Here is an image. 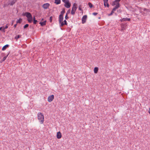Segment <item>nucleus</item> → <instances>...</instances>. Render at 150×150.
I'll return each mask as SVG.
<instances>
[{
    "label": "nucleus",
    "instance_id": "obj_24",
    "mask_svg": "<svg viewBox=\"0 0 150 150\" xmlns=\"http://www.w3.org/2000/svg\"><path fill=\"white\" fill-rule=\"evenodd\" d=\"M88 5L90 8L93 7V4L90 2H89L88 4Z\"/></svg>",
    "mask_w": 150,
    "mask_h": 150
},
{
    "label": "nucleus",
    "instance_id": "obj_12",
    "mask_svg": "<svg viewBox=\"0 0 150 150\" xmlns=\"http://www.w3.org/2000/svg\"><path fill=\"white\" fill-rule=\"evenodd\" d=\"M57 137L58 139H60L62 137V134L60 132H57Z\"/></svg>",
    "mask_w": 150,
    "mask_h": 150
},
{
    "label": "nucleus",
    "instance_id": "obj_34",
    "mask_svg": "<svg viewBox=\"0 0 150 150\" xmlns=\"http://www.w3.org/2000/svg\"><path fill=\"white\" fill-rule=\"evenodd\" d=\"M121 0H115V1L117 3H119V2Z\"/></svg>",
    "mask_w": 150,
    "mask_h": 150
},
{
    "label": "nucleus",
    "instance_id": "obj_35",
    "mask_svg": "<svg viewBox=\"0 0 150 150\" xmlns=\"http://www.w3.org/2000/svg\"><path fill=\"white\" fill-rule=\"evenodd\" d=\"M98 13H96V12H94V13H93L92 14L93 15H94V16H96V15L97 14H98Z\"/></svg>",
    "mask_w": 150,
    "mask_h": 150
},
{
    "label": "nucleus",
    "instance_id": "obj_1",
    "mask_svg": "<svg viewBox=\"0 0 150 150\" xmlns=\"http://www.w3.org/2000/svg\"><path fill=\"white\" fill-rule=\"evenodd\" d=\"M38 119L41 124H42L44 121V116L43 114L41 112H39L38 114Z\"/></svg>",
    "mask_w": 150,
    "mask_h": 150
},
{
    "label": "nucleus",
    "instance_id": "obj_31",
    "mask_svg": "<svg viewBox=\"0 0 150 150\" xmlns=\"http://www.w3.org/2000/svg\"><path fill=\"white\" fill-rule=\"evenodd\" d=\"M113 13H114V12L113 11H112L111 12V13H110L108 14V16H111L112 15V14H113Z\"/></svg>",
    "mask_w": 150,
    "mask_h": 150
},
{
    "label": "nucleus",
    "instance_id": "obj_26",
    "mask_svg": "<svg viewBox=\"0 0 150 150\" xmlns=\"http://www.w3.org/2000/svg\"><path fill=\"white\" fill-rule=\"evenodd\" d=\"M29 26V25L28 24H25V25L24 26L23 28H24V29H25L27 28H28Z\"/></svg>",
    "mask_w": 150,
    "mask_h": 150
},
{
    "label": "nucleus",
    "instance_id": "obj_39",
    "mask_svg": "<svg viewBox=\"0 0 150 150\" xmlns=\"http://www.w3.org/2000/svg\"><path fill=\"white\" fill-rule=\"evenodd\" d=\"M79 9L81 11H83V10L82 8H81L80 6L79 8Z\"/></svg>",
    "mask_w": 150,
    "mask_h": 150
},
{
    "label": "nucleus",
    "instance_id": "obj_45",
    "mask_svg": "<svg viewBox=\"0 0 150 150\" xmlns=\"http://www.w3.org/2000/svg\"><path fill=\"white\" fill-rule=\"evenodd\" d=\"M1 55H2V56H4V53H1Z\"/></svg>",
    "mask_w": 150,
    "mask_h": 150
},
{
    "label": "nucleus",
    "instance_id": "obj_36",
    "mask_svg": "<svg viewBox=\"0 0 150 150\" xmlns=\"http://www.w3.org/2000/svg\"><path fill=\"white\" fill-rule=\"evenodd\" d=\"M116 2L115 1H113V2L112 4V5L113 6L115 5L116 4Z\"/></svg>",
    "mask_w": 150,
    "mask_h": 150
},
{
    "label": "nucleus",
    "instance_id": "obj_42",
    "mask_svg": "<svg viewBox=\"0 0 150 150\" xmlns=\"http://www.w3.org/2000/svg\"><path fill=\"white\" fill-rule=\"evenodd\" d=\"M10 52H8V54H7L6 56H5V57H6V58H7V57L8 56V55H9V54Z\"/></svg>",
    "mask_w": 150,
    "mask_h": 150
},
{
    "label": "nucleus",
    "instance_id": "obj_8",
    "mask_svg": "<svg viewBox=\"0 0 150 150\" xmlns=\"http://www.w3.org/2000/svg\"><path fill=\"white\" fill-rule=\"evenodd\" d=\"M50 6V4L48 3H47L43 4L42 7L45 9L47 8Z\"/></svg>",
    "mask_w": 150,
    "mask_h": 150
},
{
    "label": "nucleus",
    "instance_id": "obj_48",
    "mask_svg": "<svg viewBox=\"0 0 150 150\" xmlns=\"http://www.w3.org/2000/svg\"><path fill=\"white\" fill-rule=\"evenodd\" d=\"M43 20V18H42V21Z\"/></svg>",
    "mask_w": 150,
    "mask_h": 150
},
{
    "label": "nucleus",
    "instance_id": "obj_43",
    "mask_svg": "<svg viewBox=\"0 0 150 150\" xmlns=\"http://www.w3.org/2000/svg\"><path fill=\"white\" fill-rule=\"evenodd\" d=\"M33 20H35V16H34V17H33Z\"/></svg>",
    "mask_w": 150,
    "mask_h": 150
},
{
    "label": "nucleus",
    "instance_id": "obj_5",
    "mask_svg": "<svg viewBox=\"0 0 150 150\" xmlns=\"http://www.w3.org/2000/svg\"><path fill=\"white\" fill-rule=\"evenodd\" d=\"M87 16L86 15H84L83 16L82 18V23L84 24L86 23L87 18Z\"/></svg>",
    "mask_w": 150,
    "mask_h": 150
},
{
    "label": "nucleus",
    "instance_id": "obj_28",
    "mask_svg": "<svg viewBox=\"0 0 150 150\" xmlns=\"http://www.w3.org/2000/svg\"><path fill=\"white\" fill-rule=\"evenodd\" d=\"M38 21L37 20H33V23L34 24H36Z\"/></svg>",
    "mask_w": 150,
    "mask_h": 150
},
{
    "label": "nucleus",
    "instance_id": "obj_16",
    "mask_svg": "<svg viewBox=\"0 0 150 150\" xmlns=\"http://www.w3.org/2000/svg\"><path fill=\"white\" fill-rule=\"evenodd\" d=\"M46 21L45 20V21L43 22H40L39 24L41 26H43L46 25Z\"/></svg>",
    "mask_w": 150,
    "mask_h": 150
},
{
    "label": "nucleus",
    "instance_id": "obj_15",
    "mask_svg": "<svg viewBox=\"0 0 150 150\" xmlns=\"http://www.w3.org/2000/svg\"><path fill=\"white\" fill-rule=\"evenodd\" d=\"M9 24H6V25L5 26V27L4 26V27H3V29L2 30V31L4 33H5V29H7L8 28V25H9Z\"/></svg>",
    "mask_w": 150,
    "mask_h": 150
},
{
    "label": "nucleus",
    "instance_id": "obj_30",
    "mask_svg": "<svg viewBox=\"0 0 150 150\" xmlns=\"http://www.w3.org/2000/svg\"><path fill=\"white\" fill-rule=\"evenodd\" d=\"M62 1L63 2H64V3H66L69 1V0H62Z\"/></svg>",
    "mask_w": 150,
    "mask_h": 150
},
{
    "label": "nucleus",
    "instance_id": "obj_38",
    "mask_svg": "<svg viewBox=\"0 0 150 150\" xmlns=\"http://www.w3.org/2000/svg\"><path fill=\"white\" fill-rule=\"evenodd\" d=\"M148 10V9L145 8H144V9H143V11H147Z\"/></svg>",
    "mask_w": 150,
    "mask_h": 150
},
{
    "label": "nucleus",
    "instance_id": "obj_27",
    "mask_svg": "<svg viewBox=\"0 0 150 150\" xmlns=\"http://www.w3.org/2000/svg\"><path fill=\"white\" fill-rule=\"evenodd\" d=\"M6 59V57H3V59L1 61V63L2 62L4 61Z\"/></svg>",
    "mask_w": 150,
    "mask_h": 150
},
{
    "label": "nucleus",
    "instance_id": "obj_37",
    "mask_svg": "<svg viewBox=\"0 0 150 150\" xmlns=\"http://www.w3.org/2000/svg\"><path fill=\"white\" fill-rule=\"evenodd\" d=\"M116 10V9L114 7V8H113L112 11L114 12V11H115Z\"/></svg>",
    "mask_w": 150,
    "mask_h": 150
},
{
    "label": "nucleus",
    "instance_id": "obj_13",
    "mask_svg": "<svg viewBox=\"0 0 150 150\" xmlns=\"http://www.w3.org/2000/svg\"><path fill=\"white\" fill-rule=\"evenodd\" d=\"M120 20L121 22L127 21H130V19L127 18H124L121 19H120Z\"/></svg>",
    "mask_w": 150,
    "mask_h": 150
},
{
    "label": "nucleus",
    "instance_id": "obj_3",
    "mask_svg": "<svg viewBox=\"0 0 150 150\" xmlns=\"http://www.w3.org/2000/svg\"><path fill=\"white\" fill-rule=\"evenodd\" d=\"M54 97V95H53L50 96L48 98V101L49 102H51L53 100Z\"/></svg>",
    "mask_w": 150,
    "mask_h": 150
},
{
    "label": "nucleus",
    "instance_id": "obj_9",
    "mask_svg": "<svg viewBox=\"0 0 150 150\" xmlns=\"http://www.w3.org/2000/svg\"><path fill=\"white\" fill-rule=\"evenodd\" d=\"M64 25H67V21L65 20L63 22H62L60 25V27H62Z\"/></svg>",
    "mask_w": 150,
    "mask_h": 150
},
{
    "label": "nucleus",
    "instance_id": "obj_19",
    "mask_svg": "<svg viewBox=\"0 0 150 150\" xmlns=\"http://www.w3.org/2000/svg\"><path fill=\"white\" fill-rule=\"evenodd\" d=\"M65 8H64L62 9V10L61 11V14L59 15L63 16L64 13H65Z\"/></svg>",
    "mask_w": 150,
    "mask_h": 150
},
{
    "label": "nucleus",
    "instance_id": "obj_47",
    "mask_svg": "<svg viewBox=\"0 0 150 150\" xmlns=\"http://www.w3.org/2000/svg\"><path fill=\"white\" fill-rule=\"evenodd\" d=\"M100 17L98 18V19H100Z\"/></svg>",
    "mask_w": 150,
    "mask_h": 150
},
{
    "label": "nucleus",
    "instance_id": "obj_17",
    "mask_svg": "<svg viewBox=\"0 0 150 150\" xmlns=\"http://www.w3.org/2000/svg\"><path fill=\"white\" fill-rule=\"evenodd\" d=\"M9 46V45H6L3 46L2 49V50L3 51H4L6 50V49Z\"/></svg>",
    "mask_w": 150,
    "mask_h": 150
},
{
    "label": "nucleus",
    "instance_id": "obj_41",
    "mask_svg": "<svg viewBox=\"0 0 150 150\" xmlns=\"http://www.w3.org/2000/svg\"><path fill=\"white\" fill-rule=\"evenodd\" d=\"M17 25V23H16V24H14V26H13L14 27V28H16V27Z\"/></svg>",
    "mask_w": 150,
    "mask_h": 150
},
{
    "label": "nucleus",
    "instance_id": "obj_4",
    "mask_svg": "<svg viewBox=\"0 0 150 150\" xmlns=\"http://www.w3.org/2000/svg\"><path fill=\"white\" fill-rule=\"evenodd\" d=\"M23 16H25L27 18H29L30 17H31V16H32L31 14L30 13L28 12H26L24 13H23Z\"/></svg>",
    "mask_w": 150,
    "mask_h": 150
},
{
    "label": "nucleus",
    "instance_id": "obj_10",
    "mask_svg": "<svg viewBox=\"0 0 150 150\" xmlns=\"http://www.w3.org/2000/svg\"><path fill=\"white\" fill-rule=\"evenodd\" d=\"M127 25L126 24L122 23L121 25V27L122 28V30L123 31L125 30L126 28Z\"/></svg>",
    "mask_w": 150,
    "mask_h": 150
},
{
    "label": "nucleus",
    "instance_id": "obj_6",
    "mask_svg": "<svg viewBox=\"0 0 150 150\" xmlns=\"http://www.w3.org/2000/svg\"><path fill=\"white\" fill-rule=\"evenodd\" d=\"M71 4L69 2V1L66 3H65V4L64 5V6L65 7H66L67 8H70L71 6Z\"/></svg>",
    "mask_w": 150,
    "mask_h": 150
},
{
    "label": "nucleus",
    "instance_id": "obj_2",
    "mask_svg": "<svg viewBox=\"0 0 150 150\" xmlns=\"http://www.w3.org/2000/svg\"><path fill=\"white\" fill-rule=\"evenodd\" d=\"M77 4H76L75 3L74 4L73 7H72V10L71 11V13L72 15L75 14V12L76 11L77 8Z\"/></svg>",
    "mask_w": 150,
    "mask_h": 150
},
{
    "label": "nucleus",
    "instance_id": "obj_7",
    "mask_svg": "<svg viewBox=\"0 0 150 150\" xmlns=\"http://www.w3.org/2000/svg\"><path fill=\"white\" fill-rule=\"evenodd\" d=\"M104 2V5L105 7L107 6L108 7L109 6V4L108 3V0H103Z\"/></svg>",
    "mask_w": 150,
    "mask_h": 150
},
{
    "label": "nucleus",
    "instance_id": "obj_29",
    "mask_svg": "<svg viewBox=\"0 0 150 150\" xmlns=\"http://www.w3.org/2000/svg\"><path fill=\"white\" fill-rule=\"evenodd\" d=\"M49 20H50V22L51 23L52 22V16H51L50 17Z\"/></svg>",
    "mask_w": 150,
    "mask_h": 150
},
{
    "label": "nucleus",
    "instance_id": "obj_40",
    "mask_svg": "<svg viewBox=\"0 0 150 150\" xmlns=\"http://www.w3.org/2000/svg\"><path fill=\"white\" fill-rule=\"evenodd\" d=\"M3 27H4V26L0 27V31H2V30L3 29Z\"/></svg>",
    "mask_w": 150,
    "mask_h": 150
},
{
    "label": "nucleus",
    "instance_id": "obj_23",
    "mask_svg": "<svg viewBox=\"0 0 150 150\" xmlns=\"http://www.w3.org/2000/svg\"><path fill=\"white\" fill-rule=\"evenodd\" d=\"M120 4L119 3H117L115 7H114L116 9L118 8L119 7H120Z\"/></svg>",
    "mask_w": 150,
    "mask_h": 150
},
{
    "label": "nucleus",
    "instance_id": "obj_33",
    "mask_svg": "<svg viewBox=\"0 0 150 150\" xmlns=\"http://www.w3.org/2000/svg\"><path fill=\"white\" fill-rule=\"evenodd\" d=\"M69 18L68 17V15H66V16H65V19L67 20L68 18Z\"/></svg>",
    "mask_w": 150,
    "mask_h": 150
},
{
    "label": "nucleus",
    "instance_id": "obj_20",
    "mask_svg": "<svg viewBox=\"0 0 150 150\" xmlns=\"http://www.w3.org/2000/svg\"><path fill=\"white\" fill-rule=\"evenodd\" d=\"M98 68L97 67H95L94 68V71L95 74H97L98 71Z\"/></svg>",
    "mask_w": 150,
    "mask_h": 150
},
{
    "label": "nucleus",
    "instance_id": "obj_11",
    "mask_svg": "<svg viewBox=\"0 0 150 150\" xmlns=\"http://www.w3.org/2000/svg\"><path fill=\"white\" fill-rule=\"evenodd\" d=\"M63 16L59 15V24H60L62 22V21H63Z\"/></svg>",
    "mask_w": 150,
    "mask_h": 150
},
{
    "label": "nucleus",
    "instance_id": "obj_22",
    "mask_svg": "<svg viewBox=\"0 0 150 150\" xmlns=\"http://www.w3.org/2000/svg\"><path fill=\"white\" fill-rule=\"evenodd\" d=\"M21 21H22V19L20 18H19V19L18 20L16 21V23H17V24L18 23H21Z\"/></svg>",
    "mask_w": 150,
    "mask_h": 150
},
{
    "label": "nucleus",
    "instance_id": "obj_32",
    "mask_svg": "<svg viewBox=\"0 0 150 150\" xmlns=\"http://www.w3.org/2000/svg\"><path fill=\"white\" fill-rule=\"evenodd\" d=\"M70 13V9H69L67 12L66 15H68V14H69Z\"/></svg>",
    "mask_w": 150,
    "mask_h": 150
},
{
    "label": "nucleus",
    "instance_id": "obj_18",
    "mask_svg": "<svg viewBox=\"0 0 150 150\" xmlns=\"http://www.w3.org/2000/svg\"><path fill=\"white\" fill-rule=\"evenodd\" d=\"M28 18L27 20L29 23H31L33 21V17L32 16Z\"/></svg>",
    "mask_w": 150,
    "mask_h": 150
},
{
    "label": "nucleus",
    "instance_id": "obj_46",
    "mask_svg": "<svg viewBox=\"0 0 150 150\" xmlns=\"http://www.w3.org/2000/svg\"><path fill=\"white\" fill-rule=\"evenodd\" d=\"M13 21L12 23H11V25H12L13 24Z\"/></svg>",
    "mask_w": 150,
    "mask_h": 150
},
{
    "label": "nucleus",
    "instance_id": "obj_21",
    "mask_svg": "<svg viewBox=\"0 0 150 150\" xmlns=\"http://www.w3.org/2000/svg\"><path fill=\"white\" fill-rule=\"evenodd\" d=\"M60 0H55L54 3L57 4H58L60 3Z\"/></svg>",
    "mask_w": 150,
    "mask_h": 150
},
{
    "label": "nucleus",
    "instance_id": "obj_14",
    "mask_svg": "<svg viewBox=\"0 0 150 150\" xmlns=\"http://www.w3.org/2000/svg\"><path fill=\"white\" fill-rule=\"evenodd\" d=\"M17 1V0H13L12 1H11L10 3H8V5L12 6Z\"/></svg>",
    "mask_w": 150,
    "mask_h": 150
},
{
    "label": "nucleus",
    "instance_id": "obj_25",
    "mask_svg": "<svg viewBox=\"0 0 150 150\" xmlns=\"http://www.w3.org/2000/svg\"><path fill=\"white\" fill-rule=\"evenodd\" d=\"M21 37V35H16L15 38V39L17 40L18 39L20 38Z\"/></svg>",
    "mask_w": 150,
    "mask_h": 150
},
{
    "label": "nucleus",
    "instance_id": "obj_44",
    "mask_svg": "<svg viewBox=\"0 0 150 150\" xmlns=\"http://www.w3.org/2000/svg\"><path fill=\"white\" fill-rule=\"evenodd\" d=\"M149 113L150 114V108H149Z\"/></svg>",
    "mask_w": 150,
    "mask_h": 150
}]
</instances>
